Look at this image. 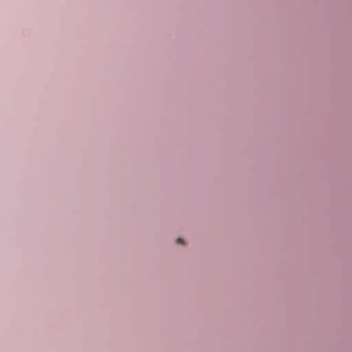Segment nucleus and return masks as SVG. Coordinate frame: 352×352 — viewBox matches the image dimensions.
Instances as JSON below:
<instances>
[{
	"label": "nucleus",
	"mask_w": 352,
	"mask_h": 352,
	"mask_svg": "<svg viewBox=\"0 0 352 352\" xmlns=\"http://www.w3.org/2000/svg\"><path fill=\"white\" fill-rule=\"evenodd\" d=\"M177 242L178 243H183V241H182V239H178L177 240Z\"/></svg>",
	"instance_id": "f257e3e1"
}]
</instances>
